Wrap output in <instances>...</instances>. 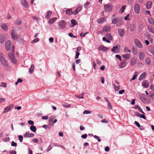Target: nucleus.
Segmentation results:
<instances>
[{"label": "nucleus", "instance_id": "f257e3e1", "mask_svg": "<svg viewBox=\"0 0 154 154\" xmlns=\"http://www.w3.org/2000/svg\"><path fill=\"white\" fill-rule=\"evenodd\" d=\"M112 23L116 24L118 26H120L122 24V20L121 18H116L112 20Z\"/></svg>", "mask_w": 154, "mask_h": 154}, {"label": "nucleus", "instance_id": "f03ea898", "mask_svg": "<svg viewBox=\"0 0 154 154\" xmlns=\"http://www.w3.org/2000/svg\"><path fill=\"white\" fill-rule=\"evenodd\" d=\"M105 10L106 12L110 11L112 8V5L111 4H108L104 6Z\"/></svg>", "mask_w": 154, "mask_h": 154}, {"label": "nucleus", "instance_id": "7ed1b4c3", "mask_svg": "<svg viewBox=\"0 0 154 154\" xmlns=\"http://www.w3.org/2000/svg\"><path fill=\"white\" fill-rule=\"evenodd\" d=\"M8 56L9 58L12 63H17V61L12 53H9L8 54Z\"/></svg>", "mask_w": 154, "mask_h": 154}, {"label": "nucleus", "instance_id": "20e7f679", "mask_svg": "<svg viewBox=\"0 0 154 154\" xmlns=\"http://www.w3.org/2000/svg\"><path fill=\"white\" fill-rule=\"evenodd\" d=\"M134 41L136 45L138 48L141 49L143 48L142 44L138 39L135 38Z\"/></svg>", "mask_w": 154, "mask_h": 154}, {"label": "nucleus", "instance_id": "39448f33", "mask_svg": "<svg viewBox=\"0 0 154 154\" xmlns=\"http://www.w3.org/2000/svg\"><path fill=\"white\" fill-rule=\"evenodd\" d=\"M66 25V23L64 20L60 21L59 23V27L61 29H63L65 28Z\"/></svg>", "mask_w": 154, "mask_h": 154}, {"label": "nucleus", "instance_id": "423d86ee", "mask_svg": "<svg viewBox=\"0 0 154 154\" xmlns=\"http://www.w3.org/2000/svg\"><path fill=\"white\" fill-rule=\"evenodd\" d=\"M11 42L10 40H8L5 42V47L7 50H10L11 47Z\"/></svg>", "mask_w": 154, "mask_h": 154}, {"label": "nucleus", "instance_id": "0eeeda50", "mask_svg": "<svg viewBox=\"0 0 154 154\" xmlns=\"http://www.w3.org/2000/svg\"><path fill=\"white\" fill-rule=\"evenodd\" d=\"M120 46H119V48L118 46H113L111 50V51L116 53H118L120 51Z\"/></svg>", "mask_w": 154, "mask_h": 154}, {"label": "nucleus", "instance_id": "6e6552de", "mask_svg": "<svg viewBox=\"0 0 154 154\" xmlns=\"http://www.w3.org/2000/svg\"><path fill=\"white\" fill-rule=\"evenodd\" d=\"M134 10L135 13L138 14L140 13V7L138 4H136L134 6Z\"/></svg>", "mask_w": 154, "mask_h": 154}, {"label": "nucleus", "instance_id": "1a4fd4ad", "mask_svg": "<svg viewBox=\"0 0 154 154\" xmlns=\"http://www.w3.org/2000/svg\"><path fill=\"white\" fill-rule=\"evenodd\" d=\"M111 27L109 26H105L103 28L102 30L104 32H108L110 31Z\"/></svg>", "mask_w": 154, "mask_h": 154}, {"label": "nucleus", "instance_id": "9d476101", "mask_svg": "<svg viewBox=\"0 0 154 154\" xmlns=\"http://www.w3.org/2000/svg\"><path fill=\"white\" fill-rule=\"evenodd\" d=\"M34 136V134L33 133H29L28 132H26L23 135L25 137H33Z\"/></svg>", "mask_w": 154, "mask_h": 154}, {"label": "nucleus", "instance_id": "9b49d317", "mask_svg": "<svg viewBox=\"0 0 154 154\" xmlns=\"http://www.w3.org/2000/svg\"><path fill=\"white\" fill-rule=\"evenodd\" d=\"M11 35L12 38L14 40L16 39L17 38V36L15 33V31L12 30L11 32Z\"/></svg>", "mask_w": 154, "mask_h": 154}, {"label": "nucleus", "instance_id": "f8f14e48", "mask_svg": "<svg viewBox=\"0 0 154 154\" xmlns=\"http://www.w3.org/2000/svg\"><path fill=\"white\" fill-rule=\"evenodd\" d=\"M108 49L109 48H108L103 45H100L98 48V50H99L103 51H107Z\"/></svg>", "mask_w": 154, "mask_h": 154}, {"label": "nucleus", "instance_id": "ddd939ff", "mask_svg": "<svg viewBox=\"0 0 154 154\" xmlns=\"http://www.w3.org/2000/svg\"><path fill=\"white\" fill-rule=\"evenodd\" d=\"M21 3L23 6L26 8H28L29 7L27 2L25 0H21Z\"/></svg>", "mask_w": 154, "mask_h": 154}, {"label": "nucleus", "instance_id": "4468645a", "mask_svg": "<svg viewBox=\"0 0 154 154\" xmlns=\"http://www.w3.org/2000/svg\"><path fill=\"white\" fill-rule=\"evenodd\" d=\"M147 73L146 72H144L142 73L139 78V80H142L144 79L147 76Z\"/></svg>", "mask_w": 154, "mask_h": 154}, {"label": "nucleus", "instance_id": "2eb2a0df", "mask_svg": "<svg viewBox=\"0 0 154 154\" xmlns=\"http://www.w3.org/2000/svg\"><path fill=\"white\" fill-rule=\"evenodd\" d=\"M0 61L2 64L5 66H7L8 64L5 58V57L3 58L0 60Z\"/></svg>", "mask_w": 154, "mask_h": 154}, {"label": "nucleus", "instance_id": "dca6fc26", "mask_svg": "<svg viewBox=\"0 0 154 154\" xmlns=\"http://www.w3.org/2000/svg\"><path fill=\"white\" fill-rule=\"evenodd\" d=\"M145 57V54L143 52H140L139 54V58L140 60H143Z\"/></svg>", "mask_w": 154, "mask_h": 154}, {"label": "nucleus", "instance_id": "f3484780", "mask_svg": "<svg viewBox=\"0 0 154 154\" xmlns=\"http://www.w3.org/2000/svg\"><path fill=\"white\" fill-rule=\"evenodd\" d=\"M142 85L145 88H147L149 86V82L147 81L143 80L142 83Z\"/></svg>", "mask_w": 154, "mask_h": 154}, {"label": "nucleus", "instance_id": "a211bd4d", "mask_svg": "<svg viewBox=\"0 0 154 154\" xmlns=\"http://www.w3.org/2000/svg\"><path fill=\"white\" fill-rule=\"evenodd\" d=\"M13 104L9 106H8L5 108L4 109V112L5 113L7 112L10 111L11 109L14 106Z\"/></svg>", "mask_w": 154, "mask_h": 154}, {"label": "nucleus", "instance_id": "6ab92c4d", "mask_svg": "<svg viewBox=\"0 0 154 154\" xmlns=\"http://www.w3.org/2000/svg\"><path fill=\"white\" fill-rule=\"evenodd\" d=\"M126 65V61H122L120 63L119 65V67L121 68H123L125 67Z\"/></svg>", "mask_w": 154, "mask_h": 154}, {"label": "nucleus", "instance_id": "aec40b11", "mask_svg": "<svg viewBox=\"0 0 154 154\" xmlns=\"http://www.w3.org/2000/svg\"><path fill=\"white\" fill-rule=\"evenodd\" d=\"M118 31L119 34L121 37H122L124 35L125 32V31L123 29H118Z\"/></svg>", "mask_w": 154, "mask_h": 154}, {"label": "nucleus", "instance_id": "412c9836", "mask_svg": "<svg viewBox=\"0 0 154 154\" xmlns=\"http://www.w3.org/2000/svg\"><path fill=\"white\" fill-rule=\"evenodd\" d=\"M57 19V18L56 17L51 19L48 21L49 24L50 25L52 24L55 22Z\"/></svg>", "mask_w": 154, "mask_h": 154}, {"label": "nucleus", "instance_id": "4be33fe9", "mask_svg": "<svg viewBox=\"0 0 154 154\" xmlns=\"http://www.w3.org/2000/svg\"><path fill=\"white\" fill-rule=\"evenodd\" d=\"M52 14V12L51 11H49L47 13L46 16L45 18L47 19H49L51 17V16Z\"/></svg>", "mask_w": 154, "mask_h": 154}, {"label": "nucleus", "instance_id": "5701e85b", "mask_svg": "<svg viewBox=\"0 0 154 154\" xmlns=\"http://www.w3.org/2000/svg\"><path fill=\"white\" fill-rule=\"evenodd\" d=\"M146 6L147 9H150L152 6V2L151 1L148 2L146 4Z\"/></svg>", "mask_w": 154, "mask_h": 154}, {"label": "nucleus", "instance_id": "b1692460", "mask_svg": "<svg viewBox=\"0 0 154 154\" xmlns=\"http://www.w3.org/2000/svg\"><path fill=\"white\" fill-rule=\"evenodd\" d=\"M73 11L72 9H68L66 11V13L68 15L73 14Z\"/></svg>", "mask_w": 154, "mask_h": 154}, {"label": "nucleus", "instance_id": "393cba45", "mask_svg": "<svg viewBox=\"0 0 154 154\" xmlns=\"http://www.w3.org/2000/svg\"><path fill=\"white\" fill-rule=\"evenodd\" d=\"M136 62V60L135 58H132L130 62V64L131 66L134 65Z\"/></svg>", "mask_w": 154, "mask_h": 154}, {"label": "nucleus", "instance_id": "a878e982", "mask_svg": "<svg viewBox=\"0 0 154 154\" xmlns=\"http://www.w3.org/2000/svg\"><path fill=\"white\" fill-rule=\"evenodd\" d=\"M106 20V19L103 17H102L98 20L97 21L98 23H103Z\"/></svg>", "mask_w": 154, "mask_h": 154}, {"label": "nucleus", "instance_id": "bb28decb", "mask_svg": "<svg viewBox=\"0 0 154 154\" xmlns=\"http://www.w3.org/2000/svg\"><path fill=\"white\" fill-rule=\"evenodd\" d=\"M145 62L146 64L147 65H149L151 64V61L149 58H146L145 60Z\"/></svg>", "mask_w": 154, "mask_h": 154}, {"label": "nucleus", "instance_id": "cd10ccee", "mask_svg": "<svg viewBox=\"0 0 154 154\" xmlns=\"http://www.w3.org/2000/svg\"><path fill=\"white\" fill-rule=\"evenodd\" d=\"M147 29L149 31L152 33H154V30L153 27L151 25L147 27Z\"/></svg>", "mask_w": 154, "mask_h": 154}, {"label": "nucleus", "instance_id": "c85d7f7f", "mask_svg": "<svg viewBox=\"0 0 154 154\" xmlns=\"http://www.w3.org/2000/svg\"><path fill=\"white\" fill-rule=\"evenodd\" d=\"M71 23L72 24V26H70V27H73L75 25H76L77 24V23L74 19H72L71 20Z\"/></svg>", "mask_w": 154, "mask_h": 154}, {"label": "nucleus", "instance_id": "c756f323", "mask_svg": "<svg viewBox=\"0 0 154 154\" xmlns=\"http://www.w3.org/2000/svg\"><path fill=\"white\" fill-rule=\"evenodd\" d=\"M122 57L125 59L128 60L130 57V55L128 54H124L122 55Z\"/></svg>", "mask_w": 154, "mask_h": 154}, {"label": "nucleus", "instance_id": "7c9ffc66", "mask_svg": "<svg viewBox=\"0 0 154 154\" xmlns=\"http://www.w3.org/2000/svg\"><path fill=\"white\" fill-rule=\"evenodd\" d=\"M30 129L31 130L34 132H35L36 131V127L33 125H32L30 126Z\"/></svg>", "mask_w": 154, "mask_h": 154}, {"label": "nucleus", "instance_id": "2f4dec72", "mask_svg": "<svg viewBox=\"0 0 154 154\" xmlns=\"http://www.w3.org/2000/svg\"><path fill=\"white\" fill-rule=\"evenodd\" d=\"M5 41L3 35L1 34L0 35V43L1 44L3 43Z\"/></svg>", "mask_w": 154, "mask_h": 154}, {"label": "nucleus", "instance_id": "473e14b6", "mask_svg": "<svg viewBox=\"0 0 154 154\" xmlns=\"http://www.w3.org/2000/svg\"><path fill=\"white\" fill-rule=\"evenodd\" d=\"M1 28L4 30H6L8 29V26L6 24H3L1 25Z\"/></svg>", "mask_w": 154, "mask_h": 154}, {"label": "nucleus", "instance_id": "72a5a7b5", "mask_svg": "<svg viewBox=\"0 0 154 154\" xmlns=\"http://www.w3.org/2000/svg\"><path fill=\"white\" fill-rule=\"evenodd\" d=\"M132 51L133 53L134 54L136 55L137 53V48L133 47L132 49Z\"/></svg>", "mask_w": 154, "mask_h": 154}, {"label": "nucleus", "instance_id": "f704fd0d", "mask_svg": "<svg viewBox=\"0 0 154 154\" xmlns=\"http://www.w3.org/2000/svg\"><path fill=\"white\" fill-rule=\"evenodd\" d=\"M105 37L109 40H111L112 39L111 35L109 33L106 34Z\"/></svg>", "mask_w": 154, "mask_h": 154}, {"label": "nucleus", "instance_id": "c9c22d12", "mask_svg": "<svg viewBox=\"0 0 154 154\" xmlns=\"http://www.w3.org/2000/svg\"><path fill=\"white\" fill-rule=\"evenodd\" d=\"M126 7V6L125 5H123L122 7L119 10V11L120 12L121 14L124 12V11Z\"/></svg>", "mask_w": 154, "mask_h": 154}, {"label": "nucleus", "instance_id": "e433bc0d", "mask_svg": "<svg viewBox=\"0 0 154 154\" xmlns=\"http://www.w3.org/2000/svg\"><path fill=\"white\" fill-rule=\"evenodd\" d=\"M148 21L149 23L150 24L152 25L154 24V20L152 17L149 18Z\"/></svg>", "mask_w": 154, "mask_h": 154}, {"label": "nucleus", "instance_id": "4c0bfd02", "mask_svg": "<svg viewBox=\"0 0 154 154\" xmlns=\"http://www.w3.org/2000/svg\"><path fill=\"white\" fill-rule=\"evenodd\" d=\"M34 67L33 65H32L30 68L29 69V72L30 73H32L34 69Z\"/></svg>", "mask_w": 154, "mask_h": 154}, {"label": "nucleus", "instance_id": "58836bf2", "mask_svg": "<svg viewBox=\"0 0 154 154\" xmlns=\"http://www.w3.org/2000/svg\"><path fill=\"white\" fill-rule=\"evenodd\" d=\"M15 23L17 25H20L21 24V21L20 19H17L15 22Z\"/></svg>", "mask_w": 154, "mask_h": 154}, {"label": "nucleus", "instance_id": "ea45409f", "mask_svg": "<svg viewBox=\"0 0 154 154\" xmlns=\"http://www.w3.org/2000/svg\"><path fill=\"white\" fill-rule=\"evenodd\" d=\"M149 51L154 55V48L151 47L149 49Z\"/></svg>", "mask_w": 154, "mask_h": 154}, {"label": "nucleus", "instance_id": "a19ab883", "mask_svg": "<svg viewBox=\"0 0 154 154\" xmlns=\"http://www.w3.org/2000/svg\"><path fill=\"white\" fill-rule=\"evenodd\" d=\"M39 39L38 38H37L32 41L31 43L33 44L39 41Z\"/></svg>", "mask_w": 154, "mask_h": 154}, {"label": "nucleus", "instance_id": "79ce46f5", "mask_svg": "<svg viewBox=\"0 0 154 154\" xmlns=\"http://www.w3.org/2000/svg\"><path fill=\"white\" fill-rule=\"evenodd\" d=\"M17 40L18 42L20 44H22L23 43V40L21 37L18 38Z\"/></svg>", "mask_w": 154, "mask_h": 154}, {"label": "nucleus", "instance_id": "37998d69", "mask_svg": "<svg viewBox=\"0 0 154 154\" xmlns=\"http://www.w3.org/2000/svg\"><path fill=\"white\" fill-rule=\"evenodd\" d=\"M94 138L96 139L98 142H100L101 141V139L98 136L96 135H94Z\"/></svg>", "mask_w": 154, "mask_h": 154}, {"label": "nucleus", "instance_id": "c03bdc74", "mask_svg": "<svg viewBox=\"0 0 154 154\" xmlns=\"http://www.w3.org/2000/svg\"><path fill=\"white\" fill-rule=\"evenodd\" d=\"M63 106L65 107H68L71 106V104H69L67 103H64L63 104Z\"/></svg>", "mask_w": 154, "mask_h": 154}, {"label": "nucleus", "instance_id": "a18cd8bd", "mask_svg": "<svg viewBox=\"0 0 154 154\" xmlns=\"http://www.w3.org/2000/svg\"><path fill=\"white\" fill-rule=\"evenodd\" d=\"M10 140V138L9 137H5V138L3 140L5 142H7L8 141H9Z\"/></svg>", "mask_w": 154, "mask_h": 154}, {"label": "nucleus", "instance_id": "49530a36", "mask_svg": "<svg viewBox=\"0 0 154 154\" xmlns=\"http://www.w3.org/2000/svg\"><path fill=\"white\" fill-rule=\"evenodd\" d=\"M32 141L34 143H38V140L37 139L34 138L32 140Z\"/></svg>", "mask_w": 154, "mask_h": 154}, {"label": "nucleus", "instance_id": "de8ad7c7", "mask_svg": "<svg viewBox=\"0 0 154 154\" xmlns=\"http://www.w3.org/2000/svg\"><path fill=\"white\" fill-rule=\"evenodd\" d=\"M1 86L5 88L7 86V84L5 83L2 82L1 83Z\"/></svg>", "mask_w": 154, "mask_h": 154}, {"label": "nucleus", "instance_id": "09e8293b", "mask_svg": "<svg viewBox=\"0 0 154 154\" xmlns=\"http://www.w3.org/2000/svg\"><path fill=\"white\" fill-rule=\"evenodd\" d=\"M18 138L20 142H22V141L23 140V137L22 136L19 135L18 137Z\"/></svg>", "mask_w": 154, "mask_h": 154}, {"label": "nucleus", "instance_id": "8fccbe9b", "mask_svg": "<svg viewBox=\"0 0 154 154\" xmlns=\"http://www.w3.org/2000/svg\"><path fill=\"white\" fill-rule=\"evenodd\" d=\"M79 54H80V53L79 52H76V53L75 56V59L78 58Z\"/></svg>", "mask_w": 154, "mask_h": 154}, {"label": "nucleus", "instance_id": "3c124183", "mask_svg": "<svg viewBox=\"0 0 154 154\" xmlns=\"http://www.w3.org/2000/svg\"><path fill=\"white\" fill-rule=\"evenodd\" d=\"M82 7L81 6H79L76 9L77 10V11L78 12V13H79L82 10Z\"/></svg>", "mask_w": 154, "mask_h": 154}, {"label": "nucleus", "instance_id": "603ef678", "mask_svg": "<svg viewBox=\"0 0 154 154\" xmlns=\"http://www.w3.org/2000/svg\"><path fill=\"white\" fill-rule=\"evenodd\" d=\"M84 94V93H82V96L81 97L79 96L78 95H75V96L76 97H77V98H83V95Z\"/></svg>", "mask_w": 154, "mask_h": 154}, {"label": "nucleus", "instance_id": "864d4df0", "mask_svg": "<svg viewBox=\"0 0 154 154\" xmlns=\"http://www.w3.org/2000/svg\"><path fill=\"white\" fill-rule=\"evenodd\" d=\"M11 145L13 146H17V143L14 141H12L11 143Z\"/></svg>", "mask_w": 154, "mask_h": 154}, {"label": "nucleus", "instance_id": "5fc2aeb1", "mask_svg": "<svg viewBox=\"0 0 154 154\" xmlns=\"http://www.w3.org/2000/svg\"><path fill=\"white\" fill-rule=\"evenodd\" d=\"M137 75H134L132 77V78H131V79L130 81H132L133 80H134L136 79V78H137Z\"/></svg>", "mask_w": 154, "mask_h": 154}, {"label": "nucleus", "instance_id": "6e6d98bb", "mask_svg": "<svg viewBox=\"0 0 154 154\" xmlns=\"http://www.w3.org/2000/svg\"><path fill=\"white\" fill-rule=\"evenodd\" d=\"M107 105L108 108H109L111 109H112V106H111V104L110 103V102H108V103H107Z\"/></svg>", "mask_w": 154, "mask_h": 154}, {"label": "nucleus", "instance_id": "4d7b16f0", "mask_svg": "<svg viewBox=\"0 0 154 154\" xmlns=\"http://www.w3.org/2000/svg\"><path fill=\"white\" fill-rule=\"evenodd\" d=\"M10 154H16V152L14 150L11 151L9 152Z\"/></svg>", "mask_w": 154, "mask_h": 154}, {"label": "nucleus", "instance_id": "13d9d810", "mask_svg": "<svg viewBox=\"0 0 154 154\" xmlns=\"http://www.w3.org/2000/svg\"><path fill=\"white\" fill-rule=\"evenodd\" d=\"M116 58L119 59L120 61H121L122 60L121 57L120 55L118 54L116 55Z\"/></svg>", "mask_w": 154, "mask_h": 154}, {"label": "nucleus", "instance_id": "bf43d9fd", "mask_svg": "<svg viewBox=\"0 0 154 154\" xmlns=\"http://www.w3.org/2000/svg\"><path fill=\"white\" fill-rule=\"evenodd\" d=\"M42 118L43 119L47 120L48 119L49 117L48 116H42Z\"/></svg>", "mask_w": 154, "mask_h": 154}, {"label": "nucleus", "instance_id": "052dcab7", "mask_svg": "<svg viewBox=\"0 0 154 154\" xmlns=\"http://www.w3.org/2000/svg\"><path fill=\"white\" fill-rule=\"evenodd\" d=\"M68 35L71 37L75 38L76 37V36L73 35V34L71 32L69 33Z\"/></svg>", "mask_w": 154, "mask_h": 154}, {"label": "nucleus", "instance_id": "680f3d73", "mask_svg": "<svg viewBox=\"0 0 154 154\" xmlns=\"http://www.w3.org/2000/svg\"><path fill=\"white\" fill-rule=\"evenodd\" d=\"M54 118L53 117V116H51V117L49 119V122H51L54 119Z\"/></svg>", "mask_w": 154, "mask_h": 154}, {"label": "nucleus", "instance_id": "e2e57ef3", "mask_svg": "<svg viewBox=\"0 0 154 154\" xmlns=\"http://www.w3.org/2000/svg\"><path fill=\"white\" fill-rule=\"evenodd\" d=\"M150 88L151 90L154 91V85H151Z\"/></svg>", "mask_w": 154, "mask_h": 154}, {"label": "nucleus", "instance_id": "0e129e2a", "mask_svg": "<svg viewBox=\"0 0 154 154\" xmlns=\"http://www.w3.org/2000/svg\"><path fill=\"white\" fill-rule=\"evenodd\" d=\"M134 123L135 124V125H136L137 126V127H138V128L140 127V125L138 122L137 121H135L134 122Z\"/></svg>", "mask_w": 154, "mask_h": 154}, {"label": "nucleus", "instance_id": "69168bd1", "mask_svg": "<svg viewBox=\"0 0 154 154\" xmlns=\"http://www.w3.org/2000/svg\"><path fill=\"white\" fill-rule=\"evenodd\" d=\"M28 122L29 123V124L30 125H32L34 123V122L32 120H29Z\"/></svg>", "mask_w": 154, "mask_h": 154}, {"label": "nucleus", "instance_id": "338daca9", "mask_svg": "<svg viewBox=\"0 0 154 154\" xmlns=\"http://www.w3.org/2000/svg\"><path fill=\"white\" fill-rule=\"evenodd\" d=\"M100 80L102 84H103L104 83V79L103 77H102L100 78Z\"/></svg>", "mask_w": 154, "mask_h": 154}, {"label": "nucleus", "instance_id": "774afa93", "mask_svg": "<svg viewBox=\"0 0 154 154\" xmlns=\"http://www.w3.org/2000/svg\"><path fill=\"white\" fill-rule=\"evenodd\" d=\"M52 146L50 145L47 149V152L51 150L52 149Z\"/></svg>", "mask_w": 154, "mask_h": 154}]
</instances>
